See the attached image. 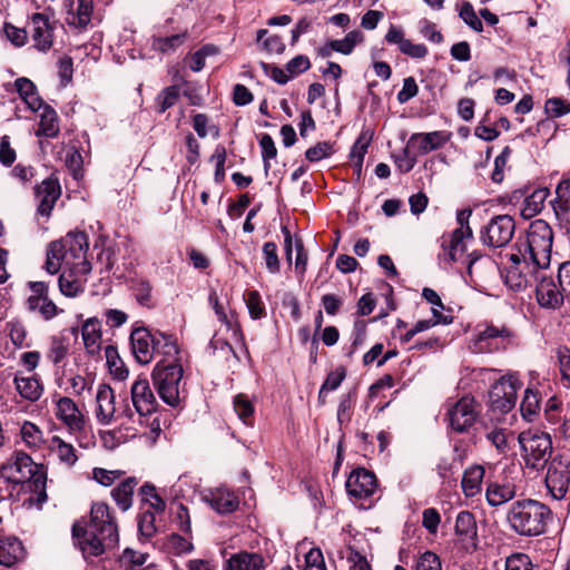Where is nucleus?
I'll list each match as a JSON object with an SVG mask.
<instances>
[{"label":"nucleus","instance_id":"nucleus-46","mask_svg":"<svg viewBox=\"0 0 570 570\" xmlns=\"http://www.w3.org/2000/svg\"><path fill=\"white\" fill-rule=\"evenodd\" d=\"M364 41V35L360 30L350 31L344 39L332 40V49L343 55L353 52L355 46Z\"/></svg>","mask_w":570,"mask_h":570},{"label":"nucleus","instance_id":"nucleus-51","mask_svg":"<svg viewBox=\"0 0 570 570\" xmlns=\"http://www.w3.org/2000/svg\"><path fill=\"white\" fill-rule=\"evenodd\" d=\"M335 153L334 144L330 141H320L305 151V157L311 163L320 161L332 156Z\"/></svg>","mask_w":570,"mask_h":570},{"label":"nucleus","instance_id":"nucleus-44","mask_svg":"<svg viewBox=\"0 0 570 570\" xmlns=\"http://www.w3.org/2000/svg\"><path fill=\"white\" fill-rule=\"evenodd\" d=\"M370 142H371V137H367L364 132L361 134L357 137V139L355 140V142L352 147L351 154H350V158L353 161L354 169L358 177L361 176V173H362L364 157L367 153Z\"/></svg>","mask_w":570,"mask_h":570},{"label":"nucleus","instance_id":"nucleus-21","mask_svg":"<svg viewBox=\"0 0 570 570\" xmlns=\"http://www.w3.org/2000/svg\"><path fill=\"white\" fill-rule=\"evenodd\" d=\"M130 344L136 360L148 364L155 356V333L145 327L135 328L130 334Z\"/></svg>","mask_w":570,"mask_h":570},{"label":"nucleus","instance_id":"nucleus-9","mask_svg":"<svg viewBox=\"0 0 570 570\" xmlns=\"http://www.w3.org/2000/svg\"><path fill=\"white\" fill-rule=\"evenodd\" d=\"M546 485L551 495L563 499L570 485V459L564 454L556 455L548 465Z\"/></svg>","mask_w":570,"mask_h":570},{"label":"nucleus","instance_id":"nucleus-27","mask_svg":"<svg viewBox=\"0 0 570 570\" xmlns=\"http://www.w3.org/2000/svg\"><path fill=\"white\" fill-rule=\"evenodd\" d=\"M22 542L14 537L0 538V566L11 568L24 558Z\"/></svg>","mask_w":570,"mask_h":570},{"label":"nucleus","instance_id":"nucleus-43","mask_svg":"<svg viewBox=\"0 0 570 570\" xmlns=\"http://www.w3.org/2000/svg\"><path fill=\"white\" fill-rule=\"evenodd\" d=\"M58 134L59 126L57 112L50 106H45L43 112L41 114L38 135L53 138Z\"/></svg>","mask_w":570,"mask_h":570},{"label":"nucleus","instance_id":"nucleus-13","mask_svg":"<svg viewBox=\"0 0 570 570\" xmlns=\"http://www.w3.org/2000/svg\"><path fill=\"white\" fill-rule=\"evenodd\" d=\"M130 392L138 422L142 425V419L156 412L158 405L157 400L146 377H138L131 385Z\"/></svg>","mask_w":570,"mask_h":570},{"label":"nucleus","instance_id":"nucleus-5","mask_svg":"<svg viewBox=\"0 0 570 570\" xmlns=\"http://www.w3.org/2000/svg\"><path fill=\"white\" fill-rule=\"evenodd\" d=\"M37 470L38 466L30 455L17 451L7 463L1 465L0 475L14 484L32 482L35 491L38 492V502L42 503L47 500L46 479L37 473Z\"/></svg>","mask_w":570,"mask_h":570},{"label":"nucleus","instance_id":"nucleus-38","mask_svg":"<svg viewBox=\"0 0 570 570\" xmlns=\"http://www.w3.org/2000/svg\"><path fill=\"white\" fill-rule=\"evenodd\" d=\"M549 195V189L547 188H538L531 195H529L524 202L523 207L521 209V214L524 218H531L539 214L544 206V202Z\"/></svg>","mask_w":570,"mask_h":570},{"label":"nucleus","instance_id":"nucleus-19","mask_svg":"<svg viewBox=\"0 0 570 570\" xmlns=\"http://www.w3.org/2000/svg\"><path fill=\"white\" fill-rule=\"evenodd\" d=\"M28 29L37 49L47 51L52 47L53 26L45 13H33L29 18Z\"/></svg>","mask_w":570,"mask_h":570},{"label":"nucleus","instance_id":"nucleus-12","mask_svg":"<svg viewBox=\"0 0 570 570\" xmlns=\"http://www.w3.org/2000/svg\"><path fill=\"white\" fill-rule=\"evenodd\" d=\"M519 382L512 375L497 381L489 392L491 406L502 413L509 412L517 402Z\"/></svg>","mask_w":570,"mask_h":570},{"label":"nucleus","instance_id":"nucleus-41","mask_svg":"<svg viewBox=\"0 0 570 570\" xmlns=\"http://www.w3.org/2000/svg\"><path fill=\"white\" fill-rule=\"evenodd\" d=\"M187 38V32L173 35L169 37H153L151 48L160 53H170L176 51L184 45Z\"/></svg>","mask_w":570,"mask_h":570},{"label":"nucleus","instance_id":"nucleus-18","mask_svg":"<svg viewBox=\"0 0 570 570\" xmlns=\"http://www.w3.org/2000/svg\"><path fill=\"white\" fill-rule=\"evenodd\" d=\"M345 487L351 497L366 499L375 493L377 480L373 472L364 468H357L348 475Z\"/></svg>","mask_w":570,"mask_h":570},{"label":"nucleus","instance_id":"nucleus-6","mask_svg":"<svg viewBox=\"0 0 570 570\" xmlns=\"http://www.w3.org/2000/svg\"><path fill=\"white\" fill-rule=\"evenodd\" d=\"M183 366L179 363L158 361L153 370V382L160 399L171 407L185 397L181 390Z\"/></svg>","mask_w":570,"mask_h":570},{"label":"nucleus","instance_id":"nucleus-33","mask_svg":"<svg viewBox=\"0 0 570 570\" xmlns=\"http://www.w3.org/2000/svg\"><path fill=\"white\" fill-rule=\"evenodd\" d=\"M137 485L138 480L135 476H129L112 489L111 497L120 510L127 511L131 508Z\"/></svg>","mask_w":570,"mask_h":570},{"label":"nucleus","instance_id":"nucleus-8","mask_svg":"<svg viewBox=\"0 0 570 570\" xmlns=\"http://www.w3.org/2000/svg\"><path fill=\"white\" fill-rule=\"evenodd\" d=\"M515 233V222L510 215L492 217L480 230V240L490 248L507 246Z\"/></svg>","mask_w":570,"mask_h":570},{"label":"nucleus","instance_id":"nucleus-25","mask_svg":"<svg viewBox=\"0 0 570 570\" xmlns=\"http://www.w3.org/2000/svg\"><path fill=\"white\" fill-rule=\"evenodd\" d=\"M266 562L262 554L240 551L232 554L224 563L223 570H265Z\"/></svg>","mask_w":570,"mask_h":570},{"label":"nucleus","instance_id":"nucleus-48","mask_svg":"<svg viewBox=\"0 0 570 570\" xmlns=\"http://www.w3.org/2000/svg\"><path fill=\"white\" fill-rule=\"evenodd\" d=\"M106 358L110 373L118 380H125L129 372L112 346L106 347Z\"/></svg>","mask_w":570,"mask_h":570},{"label":"nucleus","instance_id":"nucleus-61","mask_svg":"<svg viewBox=\"0 0 570 570\" xmlns=\"http://www.w3.org/2000/svg\"><path fill=\"white\" fill-rule=\"evenodd\" d=\"M355 399H356L355 391H351L341 396L340 404L337 407V421L341 424L344 422H350Z\"/></svg>","mask_w":570,"mask_h":570},{"label":"nucleus","instance_id":"nucleus-40","mask_svg":"<svg viewBox=\"0 0 570 570\" xmlns=\"http://www.w3.org/2000/svg\"><path fill=\"white\" fill-rule=\"evenodd\" d=\"M556 199L551 202L557 216H570V179L560 181L556 188Z\"/></svg>","mask_w":570,"mask_h":570},{"label":"nucleus","instance_id":"nucleus-10","mask_svg":"<svg viewBox=\"0 0 570 570\" xmlns=\"http://www.w3.org/2000/svg\"><path fill=\"white\" fill-rule=\"evenodd\" d=\"M511 336L510 330L502 325L485 324L472 340L470 348L474 353H493L504 347V342Z\"/></svg>","mask_w":570,"mask_h":570},{"label":"nucleus","instance_id":"nucleus-35","mask_svg":"<svg viewBox=\"0 0 570 570\" xmlns=\"http://www.w3.org/2000/svg\"><path fill=\"white\" fill-rule=\"evenodd\" d=\"M50 449L57 455L59 461L68 468L73 466L78 461V455L73 445L67 443L58 435L51 438Z\"/></svg>","mask_w":570,"mask_h":570},{"label":"nucleus","instance_id":"nucleus-60","mask_svg":"<svg viewBox=\"0 0 570 570\" xmlns=\"http://www.w3.org/2000/svg\"><path fill=\"white\" fill-rule=\"evenodd\" d=\"M367 322L364 320H356L353 326L352 343L350 351L346 353L351 357L357 348L364 344L366 337Z\"/></svg>","mask_w":570,"mask_h":570},{"label":"nucleus","instance_id":"nucleus-36","mask_svg":"<svg viewBox=\"0 0 570 570\" xmlns=\"http://www.w3.org/2000/svg\"><path fill=\"white\" fill-rule=\"evenodd\" d=\"M509 261L514 266L520 267V274L527 277V281L530 286H532L535 283L537 273H542L548 268L534 266V264H532L528 256L523 254L519 255V252L517 250L509 255Z\"/></svg>","mask_w":570,"mask_h":570},{"label":"nucleus","instance_id":"nucleus-39","mask_svg":"<svg viewBox=\"0 0 570 570\" xmlns=\"http://www.w3.org/2000/svg\"><path fill=\"white\" fill-rule=\"evenodd\" d=\"M16 89L20 97L26 101L32 110H38L42 106V100L36 91L33 82L27 78H18L14 82Z\"/></svg>","mask_w":570,"mask_h":570},{"label":"nucleus","instance_id":"nucleus-59","mask_svg":"<svg viewBox=\"0 0 570 570\" xmlns=\"http://www.w3.org/2000/svg\"><path fill=\"white\" fill-rule=\"evenodd\" d=\"M504 277L505 284L514 291H521L530 286L527 277L520 274V267L514 266L512 263L507 267Z\"/></svg>","mask_w":570,"mask_h":570},{"label":"nucleus","instance_id":"nucleus-32","mask_svg":"<svg viewBox=\"0 0 570 570\" xmlns=\"http://www.w3.org/2000/svg\"><path fill=\"white\" fill-rule=\"evenodd\" d=\"M450 136L451 135L445 131L414 134L410 138V144L417 141V148L421 154H428L432 150L443 147L450 139Z\"/></svg>","mask_w":570,"mask_h":570},{"label":"nucleus","instance_id":"nucleus-14","mask_svg":"<svg viewBox=\"0 0 570 570\" xmlns=\"http://www.w3.org/2000/svg\"><path fill=\"white\" fill-rule=\"evenodd\" d=\"M61 196L59 179L50 176L35 187V199L37 202V216L48 219L51 212Z\"/></svg>","mask_w":570,"mask_h":570},{"label":"nucleus","instance_id":"nucleus-26","mask_svg":"<svg viewBox=\"0 0 570 570\" xmlns=\"http://www.w3.org/2000/svg\"><path fill=\"white\" fill-rule=\"evenodd\" d=\"M13 383L19 395L30 402L38 401L43 393V385L36 374L24 375L22 372H17Z\"/></svg>","mask_w":570,"mask_h":570},{"label":"nucleus","instance_id":"nucleus-55","mask_svg":"<svg viewBox=\"0 0 570 570\" xmlns=\"http://www.w3.org/2000/svg\"><path fill=\"white\" fill-rule=\"evenodd\" d=\"M245 303L252 318L259 320L266 315L265 305L257 291L247 292L245 295Z\"/></svg>","mask_w":570,"mask_h":570},{"label":"nucleus","instance_id":"nucleus-49","mask_svg":"<svg viewBox=\"0 0 570 570\" xmlns=\"http://www.w3.org/2000/svg\"><path fill=\"white\" fill-rule=\"evenodd\" d=\"M69 351L68 340L65 337L55 336L51 338L50 347L47 357L53 363L59 364L65 360Z\"/></svg>","mask_w":570,"mask_h":570},{"label":"nucleus","instance_id":"nucleus-62","mask_svg":"<svg viewBox=\"0 0 570 570\" xmlns=\"http://www.w3.org/2000/svg\"><path fill=\"white\" fill-rule=\"evenodd\" d=\"M167 547L177 556L189 553L194 549L193 543L178 533H173L168 537Z\"/></svg>","mask_w":570,"mask_h":570},{"label":"nucleus","instance_id":"nucleus-57","mask_svg":"<svg viewBox=\"0 0 570 570\" xmlns=\"http://www.w3.org/2000/svg\"><path fill=\"white\" fill-rule=\"evenodd\" d=\"M459 16L475 32H481L483 30V23L469 1H464L462 3Z\"/></svg>","mask_w":570,"mask_h":570},{"label":"nucleus","instance_id":"nucleus-20","mask_svg":"<svg viewBox=\"0 0 570 570\" xmlns=\"http://www.w3.org/2000/svg\"><path fill=\"white\" fill-rule=\"evenodd\" d=\"M455 535L461 547L466 552H472L478 547V528L474 515L470 511H461L456 515Z\"/></svg>","mask_w":570,"mask_h":570},{"label":"nucleus","instance_id":"nucleus-17","mask_svg":"<svg viewBox=\"0 0 570 570\" xmlns=\"http://www.w3.org/2000/svg\"><path fill=\"white\" fill-rule=\"evenodd\" d=\"M28 286L31 292L27 299L29 311L39 313L46 321L52 320L59 313V308L49 298L48 285L45 282H29Z\"/></svg>","mask_w":570,"mask_h":570},{"label":"nucleus","instance_id":"nucleus-63","mask_svg":"<svg viewBox=\"0 0 570 570\" xmlns=\"http://www.w3.org/2000/svg\"><path fill=\"white\" fill-rule=\"evenodd\" d=\"M505 570H539L534 568L528 554L514 553L505 561Z\"/></svg>","mask_w":570,"mask_h":570},{"label":"nucleus","instance_id":"nucleus-42","mask_svg":"<svg viewBox=\"0 0 570 570\" xmlns=\"http://www.w3.org/2000/svg\"><path fill=\"white\" fill-rule=\"evenodd\" d=\"M156 513L150 511V508L140 505V512L137 517L138 531L141 537L150 539L157 531Z\"/></svg>","mask_w":570,"mask_h":570},{"label":"nucleus","instance_id":"nucleus-28","mask_svg":"<svg viewBox=\"0 0 570 570\" xmlns=\"http://www.w3.org/2000/svg\"><path fill=\"white\" fill-rule=\"evenodd\" d=\"M473 237V233L471 227H466V229H455L451 234L449 240L445 238L442 242V247L444 252L448 254L451 262H456L461 258L466 247L464 244V239H471Z\"/></svg>","mask_w":570,"mask_h":570},{"label":"nucleus","instance_id":"nucleus-3","mask_svg":"<svg viewBox=\"0 0 570 570\" xmlns=\"http://www.w3.org/2000/svg\"><path fill=\"white\" fill-rule=\"evenodd\" d=\"M551 510L532 499L514 501L507 513L510 528L519 535L535 537L546 531Z\"/></svg>","mask_w":570,"mask_h":570},{"label":"nucleus","instance_id":"nucleus-58","mask_svg":"<svg viewBox=\"0 0 570 570\" xmlns=\"http://www.w3.org/2000/svg\"><path fill=\"white\" fill-rule=\"evenodd\" d=\"M504 277L505 284L514 291H521L530 286L527 277L520 274V267L514 266L512 263L507 267Z\"/></svg>","mask_w":570,"mask_h":570},{"label":"nucleus","instance_id":"nucleus-31","mask_svg":"<svg viewBox=\"0 0 570 570\" xmlns=\"http://www.w3.org/2000/svg\"><path fill=\"white\" fill-rule=\"evenodd\" d=\"M517 495V487L512 482H491L487 488V501L492 507H499Z\"/></svg>","mask_w":570,"mask_h":570},{"label":"nucleus","instance_id":"nucleus-2","mask_svg":"<svg viewBox=\"0 0 570 570\" xmlns=\"http://www.w3.org/2000/svg\"><path fill=\"white\" fill-rule=\"evenodd\" d=\"M88 248V236L83 232H70L63 238L48 244L43 268L50 275L57 274L61 267L91 272V264L87 259Z\"/></svg>","mask_w":570,"mask_h":570},{"label":"nucleus","instance_id":"nucleus-56","mask_svg":"<svg viewBox=\"0 0 570 570\" xmlns=\"http://www.w3.org/2000/svg\"><path fill=\"white\" fill-rule=\"evenodd\" d=\"M259 146L262 149V158L264 161V169L267 173L271 168V160L277 156V149L271 135L263 134L259 139Z\"/></svg>","mask_w":570,"mask_h":570},{"label":"nucleus","instance_id":"nucleus-4","mask_svg":"<svg viewBox=\"0 0 570 570\" xmlns=\"http://www.w3.org/2000/svg\"><path fill=\"white\" fill-rule=\"evenodd\" d=\"M553 244V230L543 219H535L530 223L524 235H520L513 248L523 254L539 267H549Z\"/></svg>","mask_w":570,"mask_h":570},{"label":"nucleus","instance_id":"nucleus-24","mask_svg":"<svg viewBox=\"0 0 570 570\" xmlns=\"http://www.w3.org/2000/svg\"><path fill=\"white\" fill-rule=\"evenodd\" d=\"M89 273L82 272L80 268L63 267L58 279L61 294L68 297H76L82 293Z\"/></svg>","mask_w":570,"mask_h":570},{"label":"nucleus","instance_id":"nucleus-22","mask_svg":"<svg viewBox=\"0 0 570 570\" xmlns=\"http://www.w3.org/2000/svg\"><path fill=\"white\" fill-rule=\"evenodd\" d=\"M96 417L102 425H109L116 421V397L112 389L106 384H100L96 394Z\"/></svg>","mask_w":570,"mask_h":570},{"label":"nucleus","instance_id":"nucleus-23","mask_svg":"<svg viewBox=\"0 0 570 570\" xmlns=\"http://www.w3.org/2000/svg\"><path fill=\"white\" fill-rule=\"evenodd\" d=\"M94 11V0H77L76 4L70 3L67 10L65 22L66 24L78 31L86 30L91 21Z\"/></svg>","mask_w":570,"mask_h":570},{"label":"nucleus","instance_id":"nucleus-1","mask_svg":"<svg viewBox=\"0 0 570 570\" xmlns=\"http://www.w3.org/2000/svg\"><path fill=\"white\" fill-rule=\"evenodd\" d=\"M72 538L86 560L99 557L106 550L115 548L119 534L110 507L105 502H95L91 505L90 519L73 523Z\"/></svg>","mask_w":570,"mask_h":570},{"label":"nucleus","instance_id":"nucleus-54","mask_svg":"<svg viewBox=\"0 0 570 570\" xmlns=\"http://www.w3.org/2000/svg\"><path fill=\"white\" fill-rule=\"evenodd\" d=\"M132 294L141 306L153 307L151 285L148 281H136L132 286Z\"/></svg>","mask_w":570,"mask_h":570},{"label":"nucleus","instance_id":"nucleus-11","mask_svg":"<svg viewBox=\"0 0 570 570\" xmlns=\"http://www.w3.org/2000/svg\"><path fill=\"white\" fill-rule=\"evenodd\" d=\"M478 415L476 402L470 395L462 396L448 410L450 426L459 433L466 432L473 425Z\"/></svg>","mask_w":570,"mask_h":570},{"label":"nucleus","instance_id":"nucleus-53","mask_svg":"<svg viewBox=\"0 0 570 570\" xmlns=\"http://www.w3.org/2000/svg\"><path fill=\"white\" fill-rule=\"evenodd\" d=\"M544 110L549 118H560L570 112V101L559 97L549 98L544 104Z\"/></svg>","mask_w":570,"mask_h":570},{"label":"nucleus","instance_id":"nucleus-29","mask_svg":"<svg viewBox=\"0 0 570 570\" xmlns=\"http://www.w3.org/2000/svg\"><path fill=\"white\" fill-rule=\"evenodd\" d=\"M209 505L220 514L230 513L239 505L238 498L226 489H216L206 497Z\"/></svg>","mask_w":570,"mask_h":570},{"label":"nucleus","instance_id":"nucleus-34","mask_svg":"<svg viewBox=\"0 0 570 570\" xmlns=\"http://www.w3.org/2000/svg\"><path fill=\"white\" fill-rule=\"evenodd\" d=\"M163 355L160 361L178 363L179 348L176 338L161 332H155V355Z\"/></svg>","mask_w":570,"mask_h":570},{"label":"nucleus","instance_id":"nucleus-30","mask_svg":"<svg viewBox=\"0 0 570 570\" xmlns=\"http://www.w3.org/2000/svg\"><path fill=\"white\" fill-rule=\"evenodd\" d=\"M81 336L86 351L95 355L101 348V323L97 317L88 318L81 326Z\"/></svg>","mask_w":570,"mask_h":570},{"label":"nucleus","instance_id":"nucleus-16","mask_svg":"<svg viewBox=\"0 0 570 570\" xmlns=\"http://www.w3.org/2000/svg\"><path fill=\"white\" fill-rule=\"evenodd\" d=\"M56 416L68 429L70 434L77 436L85 431L86 417L77 403L70 397L60 396L57 399Z\"/></svg>","mask_w":570,"mask_h":570},{"label":"nucleus","instance_id":"nucleus-64","mask_svg":"<svg viewBox=\"0 0 570 570\" xmlns=\"http://www.w3.org/2000/svg\"><path fill=\"white\" fill-rule=\"evenodd\" d=\"M415 570H442L439 556L432 551H425L417 559Z\"/></svg>","mask_w":570,"mask_h":570},{"label":"nucleus","instance_id":"nucleus-7","mask_svg":"<svg viewBox=\"0 0 570 570\" xmlns=\"http://www.w3.org/2000/svg\"><path fill=\"white\" fill-rule=\"evenodd\" d=\"M518 439L528 468L540 470L549 462L552 441L548 433L528 431L520 433Z\"/></svg>","mask_w":570,"mask_h":570},{"label":"nucleus","instance_id":"nucleus-47","mask_svg":"<svg viewBox=\"0 0 570 570\" xmlns=\"http://www.w3.org/2000/svg\"><path fill=\"white\" fill-rule=\"evenodd\" d=\"M234 410L237 416L246 424L252 425L254 421V405L245 394H237L234 397Z\"/></svg>","mask_w":570,"mask_h":570},{"label":"nucleus","instance_id":"nucleus-52","mask_svg":"<svg viewBox=\"0 0 570 570\" xmlns=\"http://www.w3.org/2000/svg\"><path fill=\"white\" fill-rule=\"evenodd\" d=\"M263 257L267 271L277 274L281 271V262L277 254V245L274 242H266L263 245Z\"/></svg>","mask_w":570,"mask_h":570},{"label":"nucleus","instance_id":"nucleus-15","mask_svg":"<svg viewBox=\"0 0 570 570\" xmlns=\"http://www.w3.org/2000/svg\"><path fill=\"white\" fill-rule=\"evenodd\" d=\"M534 285L537 301L541 307L557 309L563 304L564 292L551 276H547L546 271L537 273Z\"/></svg>","mask_w":570,"mask_h":570},{"label":"nucleus","instance_id":"nucleus-37","mask_svg":"<svg viewBox=\"0 0 570 570\" xmlns=\"http://www.w3.org/2000/svg\"><path fill=\"white\" fill-rule=\"evenodd\" d=\"M483 476L484 469L481 465H474L465 470L461 485L466 497H473L480 491Z\"/></svg>","mask_w":570,"mask_h":570},{"label":"nucleus","instance_id":"nucleus-45","mask_svg":"<svg viewBox=\"0 0 570 570\" xmlns=\"http://www.w3.org/2000/svg\"><path fill=\"white\" fill-rule=\"evenodd\" d=\"M521 414L522 416L529 421L532 422L534 417L538 415L540 410V397L539 393L527 389L524 392L523 400L520 405Z\"/></svg>","mask_w":570,"mask_h":570},{"label":"nucleus","instance_id":"nucleus-50","mask_svg":"<svg viewBox=\"0 0 570 570\" xmlns=\"http://www.w3.org/2000/svg\"><path fill=\"white\" fill-rule=\"evenodd\" d=\"M179 98V89L177 86L166 87L160 91V94L156 98V104L158 107V112L163 114L170 107H173Z\"/></svg>","mask_w":570,"mask_h":570}]
</instances>
